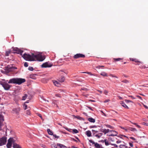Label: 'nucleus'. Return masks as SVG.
Wrapping results in <instances>:
<instances>
[{
  "label": "nucleus",
  "instance_id": "nucleus-2",
  "mask_svg": "<svg viewBox=\"0 0 148 148\" xmlns=\"http://www.w3.org/2000/svg\"><path fill=\"white\" fill-rule=\"evenodd\" d=\"M25 79L18 78H13L10 79L8 82L9 84H14L20 85L25 82Z\"/></svg>",
  "mask_w": 148,
  "mask_h": 148
},
{
  "label": "nucleus",
  "instance_id": "nucleus-38",
  "mask_svg": "<svg viewBox=\"0 0 148 148\" xmlns=\"http://www.w3.org/2000/svg\"><path fill=\"white\" fill-rule=\"evenodd\" d=\"M26 114L28 115H29L30 114V111L29 110H28L26 111Z\"/></svg>",
  "mask_w": 148,
  "mask_h": 148
},
{
  "label": "nucleus",
  "instance_id": "nucleus-47",
  "mask_svg": "<svg viewBox=\"0 0 148 148\" xmlns=\"http://www.w3.org/2000/svg\"><path fill=\"white\" fill-rule=\"evenodd\" d=\"M143 106H144V107L145 108H146V109H148V107L147 106H146V105H145L144 104H143Z\"/></svg>",
  "mask_w": 148,
  "mask_h": 148
},
{
  "label": "nucleus",
  "instance_id": "nucleus-40",
  "mask_svg": "<svg viewBox=\"0 0 148 148\" xmlns=\"http://www.w3.org/2000/svg\"><path fill=\"white\" fill-rule=\"evenodd\" d=\"M104 67V66H98L96 67V68L97 69H100L101 67Z\"/></svg>",
  "mask_w": 148,
  "mask_h": 148
},
{
  "label": "nucleus",
  "instance_id": "nucleus-16",
  "mask_svg": "<svg viewBox=\"0 0 148 148\" xmlns=\"http://www.w3.org/2000/svg\"><path fill=\"white\" fill-rule=\"evenodd\" d=\"M121 104L123 107L127 109L129 108L125 104V103L123 101H121Z\"/></svg>",
  "mask_w": 148,
  "mask_h": 148
},
{
  "label": "nucleus",
  "instance_id": "nucleus-28",
  "mask_svg": "<svg viewBox=\"0 0 148 148\" xmlns=\"http://www.w3.org/2000/svg\"><path fill=\"white\" fill-rule=\"evenodd\" d=\"M104 142L105 143V144L106 145L108 146L109 145V143L108 141L107 140L105 139L104 140Z\"/></svg>",
  "mask_w": 148,
  "mask_h": 148
},
{
  "label": "nucleus",
  "instance_id": "nucleus-4",
  "mask_svg": "<svg viewBox=\"0 0 148 148\" xmlns=\"http://www.w3.org/2000/svg\"><path fill=\"white\" fill-rule=\"evenodd\" d=\"M16 139L13 138H10L8 140V142L6 146L8 148H11L12 143H13L16 140Z\"/></svg>",
  "mask_w": 148,
  "mask_h": 148
},
{
  "label": "nucleus",
  "instance_id": "nucleus-17",
  "mask_svg": "<svg viewBox=\"0 0 148 148\" xmlns=\"http://www.w3.org/2000/svg\"><path fill=\"white\" fill-rule=\"evenodd\" d=\"M4 121L3 116L1 115H0V123H2Z\"/></svg>",
  "mask_w": 148,
  "mask_h": 148
},
{
  "label": "nucleus",
  "instance_id": "nucleus-26",
  "mask_svg": "<svg viewBox=\"0 0 148 148\" xmlns=\"http://www.w3.org/2000/svg\"><path fill=\"white\" fill-rule=\"evenodd\" d=\"M129 130H130L132 131H133V132L135 131H137V130L135 128H133V127H130L129 128Z\"/></svg>",
  "mask_w": 148,
  "mask_h": 148
},
{
  "label": "nucleus",
  "instance_id": "nucleus-22",
  "mask_svg": "<svg viewBox=\"0 0 148 148\" xmlns=\"http://www.w3.org/2000/svg\"><path fill=\"white\" fill-rule=\"evenodd\" d=\"M92 132L93 133V136H94L95 135H96V134L98 132V131L95 130H92Z\"/></svg>",
  "mask_w": 148,
  "mask_h": 148
},
{
  "label": "nucleus",
  "instance_id": "nucleus-48",
  "mask_svg": "<svg viewBox=\"0 0 148 148\" xmlns=\"http://www.w3.org/2000/svg\"><path fill=\"white\" fill-rule=\"evenodd\" d=\"M129 144L130 147H133V145L132 143H129Z\"/></svg>",
  "mask_w": 148,
  "mask_h": 148
},
{
  "label": "nucleus",
  "instance_id": "nucleus-3",
  "mask_svg": "<svg viewBox=\"0 0 148 148\" xmlns=\"http://www.w3.org/2000/svg\"><path fill=\"white\" fill-rule=\"evenodd\" d=\"M0 84L2 86L5 90H9L11 87V86L5 82H0Z\"/></svg>",
  "mask_w": 148,
  "mask_h": 148
},
{
  "label": "nucleus",
  "instance_id": "nucleus-32",
  "mask_svg": "<svg viewBox=\"0 0 148 148\" xmlns=\"http://www.w3.org/2000/svg\"><path fill=\"white\" fill-rule=\"evenodd\" d=\"M28 70L31 71H32L34 70L33 68L31 66H29L28 68Z\"/></svg>",
  "mask_w": 148,
  "mask_h": 148
},
{
  "label": "nucleus",
  "instance_id": "nucleus-8",
  "mask_svg": "<svg viewBox=\"0 0 148 148\" xmlns=\"http://www.w3.org/2000/svg\"><path fill=\"white\" fill-rule=\"evenodd\" d=\"M112 132L114 133V134H110L108 135V136H116L118 134L117 132L114 130H110V132Z\"/></svg>",
  "mask_w": 148,
  "mask_h": 148
},
{
  "label": "nucleus",
  "instance_id": "nucleus-10",
  "mask_svg": "<svg viewBox=\"0 0 148 148\" xmlns=\"http://www.w3.org/2000/svg\"><path fill=\"white\" fill-rule=\"evenodd\" d=\"M13 147L14 148H21V146H20L19 145L14 143V142L13 143Z\"/></svg>",
  "mask_w": 148,
  "mask_h": 148
},
{
  "label": "nucleus",
  "instance_id": "nucleus-61",
  "mask_svg": "<svg viewBox=\"0 0 148 148\" xmlns=\"http://www.w3.org/2000/svg\"><path fill=\"white\" fill-rule=\"evenodd\" d=\"M143 124L144 125H147V123H144Z\"/></svg>",
  "mask_w": 148,
  "mask_h": 148
},
{
  "label": "nucleus",
  "instance_id": "nucleus-57",
  "mask_svg": "<svg viewBox=\"0 0 148 148\" xmlns=\"http://www.w3.org/2000/svg\"><path fill=\"white\" fill-rule=\"evenodd\" d=\"M97 91L99 92L100 93H102V92L101 90H97Z\"/></svg>",
  "mask_w": 148,
  "mask_h": 148
},
{
  "label": "nucleus",
  "instance_id": "nucleus-21",
  "mask_svg": "<svg viewBox=\"0 0 148 148\" xmlns=\"http://www.w3.org/2000/svg\"><path fill=\"white\" fill-rule=\"evenodd\" d=\"M58 146L57 145L55 144H51V146L52 148H57V146Z\"/></svg>",
  "mask_w": 148,
  "mask_h": 148
},
{
  "label": "nucleus",
  "instance_id": "nucleus-9",
  "mask_svg": "<svg viewBox=\"0 0 148 148\" xmlns=\"http://www.w3.org/2000/svg\"><path fill=\"white\" fill-rule=\"evenodd\" d=\"M20 110V108H14L13 110V111L16 114L18 113Z\"/></svg>",
  "mask_w": 148,
  "mask_h": 148
},
{
  "label": "nucleus",
  "instance_id": "nucleus-46",
  "mask_svg": "<svg viewBox=\"0 0 148 148\" xmlns=\"http://www.w3.org/2000/svg\"><path fill=\"white\" fill-rule=\"evenodd\" d=\"M110 101V100L109 99H106V100H105L104 101V103H106V102H108L109 101Z\"/></svg>",
  "mask_w": 148,
  "mask_h": 148
},
{
  "label": "nucleus",
  "instance_id": "nucleus-5",
  "mask_svg": "<svg viewBox=\"0 0 148 148\" xmlns=\"http://www.w3.org/2000/svg\"><path fill=\"white\" fill-rule=\"evenodd\" d=\"M7 141V138L3 137L0 138V146H2L5 144Z\"/></svg>",
  "mask_w": 148,
  "mask_h": 148
},
{
  "label": "nucleus",
  "instance_id": "nucleus-33",
  "mask_svg": "<svg viewBox=\"0 0 148 148\" xmlns=\"http://www.w3.org/2000/svg\"><path fill=\"white\" fill-rule=\"evenodd\" d=\"M121 59H122L121 58H114V60L116 61H119V60H121Z\"/></svg>",
  "mask_w": 148,
  "mask_h": 148
},
{
  "label": "nucleus",
  "instance_id": "nucleus-56",
  "mask_svg": "<svg viewBox=\"0 0 148 148\" xmlns=\"http://www.w3.org/2000/svg\"><path fill=\"white\" fill-rule=\"evenodd\" d=\"M132 61H135V62H138V61L136 60L135 59H132Z\"/></svg>",
  "mask_w": 148,
  "mask_h": 148
},
{
  "label": "nucleus",
  "instance_id": "nucleus-20",
  "mask_svg": "<svg viewBox=\"0 0 148 148\" xmlns=\"http://www.w3.org/2000/svg\"><path fill=\"white\" fill-rule=\"evenodd\" d=\"M54 84L56 86H58L60 85V84L56 81H54L53 82Z\"/></svg>",
  "mask_w": 148,
  "mask_h": 148
},
{
  "label": "nucleus",
  "instance_id": "nucleus-35",
  "mask_svg": "<svg viewBox=\"0 0 148 148\" xmlns=\"http://www.w3.org/2000/svg\"><path fill=\"white\" fill-rule=\"evenodd\" d=\"M107 126V127H108V128H111L112 129H113V127H112V126L110 125H106Z\"/></svg>",
  "mask_w": 148,
  "mask_h": 148
},
{
  "label": "nucleus",
  "instance_id": "nucleus-12",
  "mask_svg": "<svg viewBox=\"0 0 148 148\" xmlns=\"http://www.w3.org/2000/svg\"><path fill=\"white\" fill-rule=\"evenodd\" d=\"M102 134H103L102 133H99L97 134H96V135H95L94 136L97 137L98 138H99L102 136Z\"/></svg>",
  "mask_w": 148,
  "mask_h": 148
},
{
  "label": "nucleus",
  "instance_id": "nucleus-6",
  "mask_svg": "<svg viewBox=\"0 0 148 148\" xmlns=\"http://www.w3.org/2000/svg\"><path fill=\"white\" fill-rule=\"evenodd\" d=\"M52 64L49 62H47L43 64L41 66L42 68L50 67L52 66Z\"/></svg>",
  "mask_w": 148,
  "mask_h": 148
},
{
  "label": "nucleus",
  "instance_id": "nucleus-53",
  "mask_svg": "<svg viewBox=\"0 0 148 148\" xmlns=\"http://www.w3.org/2000/svg\"><path fill=\"white\" fill-rule=\"evenodd\" d=\"M99 142H100L103 143L104 142V140H102L99 141Z\"/></svg>",
  "mask_w": 148,
  "mask_h": 148
},
{
  "label": "nucleus",
  "instance_id": "nucleus-59",
  "mask_svg": "<svg viewBox=\"0 0 148 148\" xmlns=\"http://www.w3.org/2000/svg\"><path fill=\"white\" fill-rule=\"evenodd\" d=\"M136 126H137V127H138L139 128H140V126L138 125L137 124L136 125Z\"/></svg>",
  "mask_w": 148,
  "mask_h": 148
},
{
  "label": "nucleus",
  "instance_id": "nucleus-24",
  "mask_svg": "<svg viewBox=\"0 0 148 148\" xmlns=\"http://www.w3.org/2000/svg\"><path fill=\"white\" fill-rule=\"evenodd\" d=\"M120 148H127V147L124 145H119Z\"/></svg>",
  "mask_w": 148,
  "mask_h": 148
},
{
  "label": "nucleus",
  "instance_id": "nucleus-18",
  "mask_svg": "<svg viewBox=\"0 0 148 148\" xmlns=\"http://www.w3.org/2000/svg\"><path fill=\"white\" fill-rule=\"evenodd\" d=\"M95 146L97 148H103V147H101L99 144L97 143L95 144Z\"/></svg>",
  "mask_w": 148,
  "mask_h": 148
},
{
  "label": "nucleus",
  "instance_id": "nucleus-15",
  "mask_svg": "<svg viewBox=\"0 0 148 148\" xmlns=\"http://www.w3.org/2000/svg\"><path fill=\"white\" fill-rule=\"evenodd\" d=\"M88 120L91 123H95V119L92 118H89L88 119Z\"/></svg>",
  "mask_w": 148,
  "mask_h": 148
},
{
  "label": "nucleus",
  "instance_id": "nucleus-49",
  "mask_svg": "<svg viewBox=\"0 0 148 148\" xmlns=\"http://www.w3.org/2000/svg\"><path fill=\"white\" fill-rule=\"evenodd\" d=\"M96 126L95 125H92V126H90V128H93L94 127H96Z\"/></svg>",
  "mask_w": 148,
  "mask_h": 148
},
{
  "label": "nucleus",
  "instance_id": "nucleus-23",
  "mask_svg": "<svg viewBox=\"0 0 148 148\" xmlns=\"http://www.w3.org/2000/svg\"><path fill=\"white\" fill-rule=\"evenodd\" d=\"M101 75H102L104 76H107V74L104 72H103L101 73Z\"/></svg>",
  "mask_w": 148,
  "mask_h": 148
},
{
  "label": "nucleus",
  "instance_id": "nucleus-60",
  "mask_svg": "<svg viewBox=\"0 0 148 148\" xmlns=\"http://www.w3.org/2000/svg\"><path fill=\"white\" fill-rule=\"evenodd\" d=\"M87 107L90 110H92V109L90 107L88 106Z\"/></svg>",
  "mask_w": 148,
  "mask_h": 148
},
{
  "label": "nucleus",
  "instance_id": "nucleus-14",
  "mask_svg": "<svg viewBox=\"0 0 148 148\" xmlns=\"http://www.w3.org/2000/svg\"><path fill=\"white\" fill-rule=\"evenodd\" d=\"M109 129H103L102 131H101L103 132L105 134H106L107 133H108L109 132H110Z\"/></svg>",
  "mask_w": 148,
  "mask_h": 148
},
{
  "label": "nucleus",
  "instance_id": "nucleus-43",
  "mask_svg": "<svg viewBox=\"0 0 148 148\" xmlns=\"http://www.w3.org/2000/svg\"><path fill=\"white\" fill-rule=\"evenodd\" d=\"M81 90H85V91H86V90H88V89L87 88H81Z\"/></svg>",
  "mask_w": 148,
  "mask_h": 148
},
{
  "label": "nucleus",
  "instance_id": "nucleus-45",
  "mask_svg": "<svg viewBox=\"0 0 148 148\" xmlns=\"http://www.w3.org/2000/svg\"><path fill=\"white\" fill-rule=\"evenodd\" d=\"M108 93V92L107 91H106V90H105L104 91V93L106 95H107Z\"/></svg>",
  "mask_w": 148,
  "mask_h": 148
},
{
  "label": "nucleus",
  "instance_id": "nucleus-51",
  "mask_svg": "<svg viewBox=\"0 0 148 148\" xmlns=\"http://www.w3.org/2000/svg\"><path fill=\"white\" fill-rule=\"evenodd\" d=\"M130 138L133 140H135L136 139L134 137H130Z\"/></svg>",
  "mask_w": 148,
  "mask_h": 148
},
{
  "label": "nucleus",
  "instance_id": "nucleus-34",
  "mask_svg": "<svg viewBox=\"0 0 148 148\" xmlns=\"http://www.w3.org/2000/svg\"><path fill=\"white\" fill-rule=\"evenodd\" d=\"M24 66L25 67H27L28 66V63L27 62H25L24 64Z\"/></svg>",
  "mask_w": 148,
  "mask_h": 148
},
{
  "label": "nucleus",
  "instance_id": "nucleus-55",
  "mask_svg": "<svg viewBox=\"0 0 148 148\" xmlns=\"http://www.w3.org/2000/svg\"><path fill=\"white\" fill-rule=\"evenodd\" d=\"M121 142V141L120 140H118L116 142V143H120Z\"/></svg>",
  "mask_w": 148,
  "mask_h": 148
},
{
  "label": "nucleus",
  "instance_id": "nucleus-41",
  "mask_svg": "<svg viewBox=\"0 0 148 148\" xmlns=\"http://www.w3.org/2000/svg\"><path fill=\"white\" fill-rule=\"evenodd\" d=\"M53 137H55V138H59V136H57L56 134H53Z\"/></svg>",
  "mask_w": 148,
  "mask_h": 148
},
{
  "label": "nucleus",
  "instance_id": "nucleus-44",
  "mask_svg": "<svg viewBox=\"0 0 148 148\" xmlns=\"http://www.w3.org/2000/svg\"><path fill=\"white\" fill-rule=\"evenodd\" d=\"M41 146L44 148H46V146L45 145H44L43 144H41Z\"/></svg>",
  "mask_w": 148,
  "mask_h": 148
},
{
  "label": "nucleus",
  "instance_id": "nucleus-39",
  "mask_svg": "<svg viewBox=\"0 0 148 148\" xmlns=\"http://www.w3.org/2000/svg\"><path fill=\"white\" fill-rule=\"evenodd\" d=\"M122 82L125 83H127L128 82V81L127 80L125 79V80L122 81Z\"/></svg>",
  "mask_w": 148,
  "mask_h": 148
},
{
  "label": "nucleus",
  "instance_id": "nucleus-58",
  "mask_svg": "<svg viewBox=\"0 0 148 148\" xmlns=\"http://www.w3.org/2000/svg\"><path fill=\"white\" fill-rule=\"evenodd\" d=\"M131 123L136 125H136H137V124L136 123H133V122H131Z\"/></svg>",
  "mask_w": 148,
  "mask_h": 148
},
{
  "label": "nucleus",
  "instance_id": "nucleus-25",
  "mask_svg": "<svg viewBox=\"0 0 148 148\" xmlns=\"http://www.w3.org/2000/svg\"><path fill=\"white\" fill-rule=\"evenodd\" d=\"M27 94H25L24 95L23 97L22 100H25L27 97Z\"/></svg>",
  "mask_w": 148,
  "mask_h": 148
},
{
  "label": "nucleus",
  "instance_id": "nucleus-13",
  "mask_svg": "<svg viewBox=\"0 0 148 148\" xmlns=\"http://www.w3.org/2000/svg\"><path fill=\"white\" fill-rule=\"evenodd\" d=\"M57 145L60 148H67L64 145L60 143H57Z\"/></svg>",
  "mask_w": 148,
  "mask_h": 148
},
{
  "label": "nucleus",
  "instance_id": "nucleus-64",
  "mask_svg": "<svg viewBox=\"0 0 148 148\" xmlns=\"http://www.w3.org/2000/svg\"><path fill=\"white\" fill-rule=\"evenodd\" d=\"M72 147L73 148H77V147H75L74 146H72Z\"/></svg>",
  "mask_w": 148,
  "mask_h": 148
},
{
  "label": "nucleus",
  "instance_id": "nucleus-52",
  "mask_svg": "<svg viewBox=\"0 0 148 148\" xmlns=\"http://www.w3.org/2000/svg\"><path fill=\"white\" fill-rule=\"evenodd\" d=\"M24 106L25 107V110L26 109H27V105L26 104H24Z\"/></svg>",
  "mask_w": 148,
  "mask_h": 148
},
{
  "label": "nucleus",
  "instance_id": "nucleus-7",
  "mask_svg": "<svg viewBox=\"0 0 148 148\" xmlns=\"http://www.w3.org/2000/svg\"><path fill=\"white\" fill-rule=\"evenodd\" d=\"M85 57V56L82 54L77 53L75 55L74 58L77 59L79 58H83Z\"/></svg>",
  "mask_w": 148,
  "mask_h": 148
},
{
  "label": "nucleus",
  "instance_id": "nucleus-54",
  "mask_svg": "<svg viewBox=\"0 0 148 148\" xmlns=\"http://www.w3.org/2000/svg\"><path fill=\"white\" fill-rule=\"evenodd\" d=\"M137 97H138V98L139 99H142V98L141 97H140V96H137Z\"/></svg>",
  "mask_w": 148,
  "mask_h": 148
},
{
  "label": "nucleus",
  "instance_id": "nucleus-11",
  "mask_svg": "<svg viewBox=\"0 0 148 148\" xmlns=\"http://www.w3.org/2000/svg\"><path fill=\"white\" fill-rule=\"evenodd\" d=\"M88 137H90L91 136V131L90 130H88L86 132L85 134Z\"/></svg>",
  "mask_w": 148,
  "mask_h": 148
},
{
  "label": "nucleus",
  "instance_id": "nucleus-19",
  "mask_svg": "<svg viewBox=\"0 0 148 148\" xmlns=\"http://www.w3.org/2000/svg\"><path fill=\"white\" fill-rule=\"evenodd\" d=\"M47 132L49 134L51 135H53V132L49 129H47Z\"/></svg>",
  "mask_w": 148,
  "mask_h": 148
},
{
  "label": "nucleus",
  "instance_id": "nucleus-36",
  "mask_svg": "<svg viewBox=\"0 0 148 148\" xmlns=\"http://www.w3.org/2000/svg\"><path fill=\"white\" fill-rule=\"evenodd\" d=\"M125 101L126 103H128L129 102H132V101H131L127 99L125 100Z\"/></svg>",
  "mask_w": 148,
  "mask_h": 148
},
{
  "label": "nucleus",
  "instance_id": "nucleus-42",
  "mask_svg": "<svg viewBox=\"0 0 148 148\" xmlns=\"http://www.w3.org/2000/svg\"><path fill=\"white\" fill-rule=\"evenodd\" d=\"M111 145H112L114 146V147H118V145L115 144H112Z\"/></svg>",
  "mask_w": 148,
  "mask_h": 148
},
{
  "label": "nucleus",
  "instance_id": "nucleus-27",
  "mask_svg": "<svg viewBox=\"0 0 148 148\" xmlns=\"http://www.w3.org/2000/svg\"><path fill=\"white\" fill-rule=\"evenodd\" d=\"M65 78L64 77L62 76L61 77V78L60 79V81L61 82H64V81Z\"/></svg>",
  "mask_w": 148,
  "mask_h": 148
},
{
  "label": "nucleus",
  "instance_id": "nucleus-1",
  "mask_svg": "<svg viewBox=\"0 0 148 148\" xmlns=\"http://www.w3.org/2000/svg\"><path fill=\"white\" fill-rule=\"evenodd\" d=\"M14 50L18 51V53L22 55V57L26 60L42 62L43 61L45 58V56L42 55L41 53L36 52L34 53H32L31 55L25 53L22 55L23 52V51L19 49L18 48H16Z\"/></svg>",
  "mask_w": 148,
  "mask_h": 148
},
{
  "label": "nucleus",
  "instance_id": "nucleus-62",
  "mask_svg": "<svg viewBox=\"0 0 148 148\" xmlns=\"http://www.w3.org/2000/svg\"><path fill=\"white\" fill-rule=\"evenodd\" d=\"M90 101H91V102H95V101L93 100H90Z\"/></svg>",
  "mask_w": 148,
  "mask_h": 148
},
{
  "label": "nucleus",
  "instance_id": "nucleus-37",
  "mask_svg": "<svg viewBox=\"0 0 148 148\" xmlns=\"http://www.w3.org/2000/svg\"><path fill=\"white\" fill-rule=\"evenodd\" d=\"M83 73H87V74H88L91 75H93V74H92L90 72H83Z\"/></svg>",
  "mask_w": 148,
  "mask_h": 148
},
{
  "label": "nucleus",
  "instance_id": "nucleus-31",
  "mask_svg": "<svg viewBox=\"0 0 148 148\" xmlns=\"http://www.w3.org/2000/svg\"><path fill=\"white\" fill-rule=\"evenodd\" d=\"M89 141L90 143H92V144L94 145H95V144L96 143H95L94 141H93L92 140H89Z\"/></svg>",
  "mask_w": 148,
  "mask_h": 148
},
{
  "label": "nucleus",
  "instance_id": "nucleus-50",
  "mask_svg": "<svg viewBox=\"0 0 148 148\" xmlns=\"http://www.w3.org/2000/svg\"><path fill=\"white\" fill-rule=\"evenodd\" d=\"M2 125V123H0V130H1V127Z\"/></svg>",
  "mask_w": 148,
  "mask_h": 148
},
{
  "label": "nucleus",
  "instance_id": "nucleus-63",
  "mask_svg": "<svg viewBox=\"0 0 148 148\" xmlns=\"http://www.w3.org/2000/svg\"><path fill=\"white\" fill-rule=\"evenodd\" d=\"M110 76L112 77H114V76L113 75L111 74L110 75Z\"/></svg>",
  "mask_w": 148,
  "mask_h": 148
},
{
  "label": "nucleus",
  "instance_id": "nucleus-30",
  "mask_svg": "<svg viewBox=\"0 0 148 148\" xmlns=\"http://www.w3.org/2000/svg\"><path fill=\"white\" fill-rule=\"evenodd\" d=\"M10 53V51L9 50L8 51H7L6 52V53H5V55L7 56H9V54Z\"/></svg>",
  "mask_w": 148,
  "mask_h": 148
},
{
  "label": "nucleus",
  "instance_id": "nucleus-29",
  "mask_svg": "<svg viewBox=\"0 0 148 148\" xmlns=\"http://www.w3.org/2000/svg\"><path fill=\"white\" fill-rule=\"evenodd\" d=\"M73 133L76 134L78 133V131L76 129H73Z\"/></svg>",
  "mask_w": 148,
  "mask_h": 148
}]
</instances>
